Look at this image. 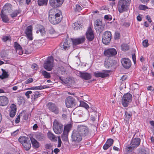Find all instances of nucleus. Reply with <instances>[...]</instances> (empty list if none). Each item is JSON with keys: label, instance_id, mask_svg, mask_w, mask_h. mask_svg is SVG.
Masks as SVG:
<instances>
[{"label": "nucleus", "instance_id": "18", "mask_svg": "<svg viewBox=\"0 0 154 154\" xmlns=\"http://www.w3.org/2000/svg\"><path fill=\"white\" fill-rule=\"evenodd\" d=\"M71 40L73 45H76L84 42L85 40V36H82L75 39H72Z\"/></svg>", "mask_w": 154, "mask_h": 154}, {"label": "nucleus", "instance_id": "35", "mask_svg": "<svg viewBox=\"0 0 154 154\" xmlns=\"http://www.w3.org/2000/svg\"><path fill=\"white\" fill-rule=\"evenodd\" d=\"M41 94L38 91H36L34 92L32 94L31 96L32 97H33L34 99L35 100L37 98L40 96Z\"/></svg>", "mask_w": 154, "mask_h": 154}, {"label": "nucleus", "instance_id": "25", "mask_svg": "<svg viewBox=\"0 0 154 154\" xmlns=\"http://www.w3.org/2000/svg\"><path fill=\"white\" fill-rule=\"evenodd\" d=\"M113 142L114 140L112 139L111 138L108 139L103 146V149L104 150H106L108 149L112 145Z\"/></svg>", "mask_w": 154, "mask_h": 154}, {"label": "nucleus", "instance_id": "32", "mask_svg": "<svg viewBox=\"0 0 154 154\" xmlns=\"http://www.w3.org/2000/svg\"><path fill=\"white\" fill-rule=\"evenodd\" d=\"M24 149L26 151L29 150L31 147V144L30 141L26 143H23L22 145Z\"/></svg>", "mask_w": 154, "mask_h": 154}, {"label": "nucleus", "instance_id": "36", "mask_svg": "<svg viewBox=\"0 0 154 154\" xmlns=\"http://www.w3.org/2000/svg\"><path fill=\"white\" fill-rule=\"evenodd\" d=\"M20 10H18L15 11H14L12 12L11 14L9 13L11 15V17H16L18 14L20 13Z\"/></svg>", "mask_w": 154, "mask_h": 154}, {"label": "nucleus", "instance_id": "10", "mask_svg": "<svg viewBox=\"0 0 154 154\" xmlns=\"http://www.w3.org/2000/svg\"><path fill=\"white\" fill-rule=\"evenodd\" d=\"M66 104L67 107H74L77 106L75 99L71 97H68L66 100Z\"/></svg>", "mask_w": 154, "mask_h": 154}, {"label": "nucleus", "instance_id": "14", "mask_svg": "<svg viewBox=\"0 0 154 154\" xmlns=\"http://www.w3.org/2000/svg\"><path fill=\"white\" fill-rule=\"evenodd\" d=\"M109 72V71L108 70L104 71L102 72H95L94 73V75L96 77L103 78L109 76L108 74Z\"/></svg>", "mask_w": 154, "mask_h": 154}, {"label": "nucleus", "instance_id": "58", "mask_svg": "<svg viewBox=\"0 0 154 154\" xmlns=\"http://www.w3.org/2000/svg\"><path fill=\"white\" fill-rule=\"evenodd\" d=\"M33 81V79L32 78H29L26 81L25 83L26 84H29L32 82Z\"/></svg>", "mask_w": 154, "mask_h": 154}, {"label": "nucleus", "instance_id": "43", "mask_svg": "<svg viewBox=\"0 0 154 154\" xmlns=\"http://www.w3.org/2000/svg\"><path fill=\"white\" fill-rule=\"evenodd\" d=\"M48 0H38V4L39 5H46Z\"/></svg>", "mask_w": 154, "mask_h": 154}, {"label": "nucleus", "instance_id": "28", "mask_svg": "<svg viewBox=\"0 0 154 154\" xmlns=\"http://www.w3.org/2000/svg\"><path fill=\"white\" fill-rule=\"evenodd\" d=\"M35 138L39 141H42L45 139V137L43 134L41 133H36L35 135Z\"/></svg>", "mask_w": 154, "mask_h": 154}, {"label": "nucleus", "instance_id": "40", "mask_svg": "<svg viewBox=\"0 0 154 154\" xmlns=\"http://www.w3.org/2000/svg\"><path fill=\"white\" fill-rule=\"evenodd\" d=\"M41 34V35H44L45 34V29L44 27H42L41 29H39L37 30L36 31V33H39V32Z\"/></svg>", "mask_w": 154, "mask_h": 154}, {"label": "nucleus", "instance_id": "64", "mask_svg": "<svg viewBox=\"0 0 154 154\" xmlns=\"http://www.w3.org/2000/svg\"><path fill=\"white\" fill-rule=\"evenodd\" d=\"M59 152L60 150L58 148H55L54 150V152L56 154H57Z\"/></svg>", "mask_w": 154, "mask_h": 154}, {"label": "nucleus", "instance_id": "61", "mask_svg": "<svg viewBox=\"0 0 154 154\" xmlns=\"http://www.w3.org/2000/svg\"><path fill=\"white\" fill-rule=\"evenodd\" d=\"M51 147V145L50 144H47L45 145V148L47 149H50Z\"/></svg>", "mask_w": 154, "mask_h": 154}, {"label": "nucleus", "instance_id": "5", "mask_svg": "<svg viewBox=\"0 0 154 154\" xmlns=\"http://www.w3.org/2000/svg\"><path fill=\"white\" fill-rule=\"evenodd\" d=\"M53 129L56 134H60L63 131V125L57 120H55L53 123Z\"/></svg>", "mask_w": 154, "mask_h": 154}, {"label": "nucleus", "instance_id": "27", "mask_svg": "<svg viewBox=\"0 0 154 154\" xmlns=\"http://www.w3.org/2000/svg\"><path fill=\"white\" fill-rule=\"evenodd\" d=\"M18 140L22 144V145H23V143H26L30 141L28 137L24 136L20 137L18 139Z\"/></svg>", "mask_w": 154, "mask_h": 154}, {"label": "nucleus", "instance_id": "47", "mask_svg": "<svg viewBox=\"0 0 154 154\" xmlns=\"http://www.w3.org/2000/svg\"><path fill=\"white\" fill-rule=\"evenodd\" d=\"M92 113L95 114V115L93 116V115H91V119L92 121H94L95 120L96 118L97 117V114H97V112L95 111H94L92 112Z\"/></svg>", "mask_w": 154, "mask_h": 154}, {"label": "nucleus", "instance_id": "8", "mask_svg": "<svg viewBox=\"0 0 154 154\" xmlns=\"http://www.w3.org/2000/svg\"><path fill=\"white\" fill-rule=\"evenodd\" d=\"M82 137L76 130L73 131L71 135V140L72 142H79L82 139Z\"/></svg>", "mask_w": 154, "mask_h": 154}, {"label": "nucleus", "instance_id": "53", "mask_svg": "<svg viewBox=\"0 0 154 154\" xmlns=\"http://www.w3.org/2000/svg\"><path fill=\"white\" fill-rule=\"evenodd\" d=\"M58 145H57V147H60L61 146L62 143L61 140L60 139V136H58Z\"/></svg>", "mask_w": 154, "mask_h": 154}, {"label": "nucleus", "instance_id": "15", "mask_svg": "<svg viewBox=\"0 0 154 154\" xmlns=\"http://www.w3.org/2000/svg\"><path fill=\"white\" fill-rule=\"evenodd\" d=\"M117 51L115 49L111 48L108 49L104 51V55L107 57H111L117 54Z\"/></svg>", "mask_w": 154, "mask_h": 154}, {"label": "nucleus", "instance_id": "59", "mask_svg": "<svg viewBox=\"0 0 154 154\" xmlns=\"http://www.w3.org/2000/svg\"><path fill=\"white\" fill-rule=\"evenodd\" d=\"M20 121V115L18 116L15 120V123L17 124L19 123Z\"/></svg>", "mask_w": 154, "mask_h": 154}, {"label": "nucleus", "instance_id": "9", "mask_svg": "<svg viewBox=\"0 0 154 154\" xmlns=\"http://www.w3.org/2000/svg\"><path fill=\"white\" fill-rule=\"evenodd\" d=\"M111 33L108 31L105 32L103 35L102 41L105 45L108 44L110 42L111 38Z\"/></svg>", "mask_w": 154, "mask_h": 154}, {"label": "nucleus", "instance_id": "31", "mask_svg": "<svg viewBox=\"0 0 154 154\" xmlns=\"http://www.w3.org/2000/svg\"><path fill=\"white\" fill-rule=\"evenodd\" d=\"M48 137L51 140L53 141L57 140V138L55 135L50 132H49L48 133Z\"/></svg>", "mask_w": 154, "mask_h": 154}, {"label": "nucleus", "instance_id": "12", "mask_svg": "<svg viewBox=\"0 0 154 154\" xmlns=\"http://www.w3.org/2000/svg\"><path fill=\"white\" fill-rule=\"evenodd\" d=\"M64 0H50V5L54 8L59 7L62 5Z\"/></svg>", "mask_w": 154, "mask_h": 154}, {"label": "nucleus", "instance_id": "56", "mask_svg": "<svg viewBox=\"0 0 154 154\" xmlns=\"http://www.w3.org/2000/svg\"><path fill=\"white\" fill-rule=\"evenodd\" d=\"M139 8L141 10H145L148 8L147 7L143 5H141L139 6Z\"/></svg>", "mask_w": 154, "mask_h": 154}, {"label": "nucleus", "instance_id": "62", "mask_svg": "<svg viewBox=\"0 0 154 154\" xmlns=\"http://www.w3.org/2000/svg\"><path fill=\"white\" fill-rule=\"evenodd\" d=\"M54 30L52 28H51L49 30V33L51 34H54Z\"/></svg>", "mask_w": 154, "mask_h": 154}, {"label": "nucleus", "instance_id": "33", "mask_svg": "<svg viewBox=\"0 0 154 154\" xmlns=\"http://www.w3.org/2000/svg\"><path fill=\"white\" fill-rule=\"evenodd\" d=\"M125 120L126 121H128L132 116V113L130 112L126 111L125 112Z\"/></svg>", "mask_w": 154, "mask_h": 154}, {"label": "nucleus", "instance_id": "21", "mask_svg": "<svg viewBox=\"0 0 154 154\" xmlns=\"http://www.w3.org/2000/svg\"><path fill=\"white\" fill-rule=\"evenodd\" d=\"M140 142V139L138 138L132 139L130 143L131 146H132L136 148L138 146Z\"/></svg>", "mask_w": 154, "mask_h": 154}, {"label": "nucleus", "instance_id": "7", "mask_svg": "<svg viewBox=\"0 0 154 154\" xmlns=\"http://www.w3.org/2000/svg\"><path fill=\"white\" fill-rule=\"evenodd\" d=\"M94 27L96 31L101 32L104 30V25L102 24L101 21L97 20L94 22Z\"/></svg>", "mask_w": 154, "mask_h": 154}, {"label": "nucleus", "instance_id": "55", "mask_svg": "<svg viewBox=\"0 0 154 154\" xmlns=\"http://www.w3.org/2000/svg\"><path fill=\"white\" fill-rule=\"evenodd\" d=\"M16 112L10 111V116L11 117H14L16 115Z\"/></svg>", "mask_w": 154, "mask_h": 154}, {"label": "nucleus", "instance_id": "52", "mask_svg": "<svg viewBox=\"0 0 154 154\" xmlns=\"http://www.w3.org/2000/svg\"><path fill=\"white\" fill-rule=\"evenodd\" d=\"M120 37V34L118 32H116L115 33L114 38L115 39H119Z\"/></svg>", "mask_w": 154, "mask_h": 154}, {"label": "nucleus", "instance_id": "11", "mask_svg": "<svg viewBox=\"0 0 154 154\" xmlns=\"http://www.w3.org/2000/svg\"><path fill=\"white\" fill-rule=\"evenodd\" d=\"M47 106L51 111L56 114H58L59 113V108L55 103L52 102H49L47 104Z\"/></svg>", "mask_w": 154, "mask_h": 154}, {"label": "nucleus", "instance_id": "42", "mask_svg": "<svg viewBox=\"0 0 154 154\" xmlns=\"http://www.w3.org/2000/svg\"><path fill=\"white\" fill-rule=\"evenodd\" d=\"M79 105L81 106L84 107L87 109L89 108V106L88 104L83 101H80Z\"/></svg>", "mask_w": 154, "mask_h": 154}, {"label": "nucleus", "instance_id": "1", "mask_svg": "<svg viewBox=\"0 0 154 154\" xmlns=\"http://www.w3.org/2000/svg\"><path fill=\"white\" fill-rule=\"evenodd\" d=\"M61 12L57 13L53 10L49 11V20L51 23L53 24H57L61 21Z\"/></svg>", "mask_w": 154, "mask_h": 154}, {"label": "nucleus", "instance_id": "38", "mask_svg": "<svg viewBox=\"0 0 154 154\" xmlns=\"http://www.w3.org/2000/svg\"><path fill=\"white\" fill-rule=\"evenodd\" d=\"M121 48L122 50L125 51L129 49L128 45L124 43L121 45Z\"/></svg>", "mask_w": 154, "mask_h": 154}, {"label": "nucleus", "instance_id": "4", "mask_svg": "<svg viewBox=\"0 0 154 154\" xmlns=\"http://www.w3.org/2000/svg\"><path fill=\"white\" fill-rule=\"evenodd\" d=\"M54 59L52 57H48L44 63V68L48 71H51L54 67Z\"/></svg>", "mask_w": 154, "mask_h": 154}, {"label": "nucleus", "instance_id": "44", "mask_svg": "<svg viewBox=\"0 0 154 154\" xmlns=\"http://www.w3.org/2000/svg\"><path fill=\"white\" fill-rule=\"evenodd\" d=\"M17 107L16 105L14 104H12L10 106V111L16 112Z\"/></svg>", "mask_w": 154, "mask_h": 154}, {"label": "nucleus", "instance_id": "49", "mask_svg": "<svg viewBox=\"0 0 154 154\" xmlns=\"http://www.w3.org/2000/svg\"><path fill=\"white\" fill-rule=\"evenodd\" d=\"M148 40H145L143 42V45L144 47H146L148 46Z\"/></svg>", "mask_w": 154, "mask_h": 154}, {"label": "nucleus", "instance_id": "54", "mask_svg": "<svg viewBox=\"0 0 154 154\" xmlns=\"http://www.w3.org/2000/svg\"><path fill=\"white\" fill-rule=\"evenodd\" d=\"M104 18L106 20H112V17L111 15H105L104 16Z\"/></svg>", "mask_w": 154, "mask_h": 154}, {"label": "nucleus", "instance_id": "46", "mask_svg": "<svg viewBox=\"0 0 154 154\" xmlns=\"http://www.w3.org/2000/svg\"><path fill=\"white\" fill-rule=\"evenodd\" d=\"M134 147L132 146H131L129 147H127L125 148V149L128 152H130L132 151L134 148H135Z\"/></svg>", "mask_w": 154, "mask_h": 154}, {"label": "nucleus", "instance_id": "22", "mask_svg": "<svg viewBox=\"0 0 154 154\" xmlns=\"http://www.w3.org/2000/svg\"><path fill=\"white\" fill-rule=\"evenodd\" d=\"M79 75L81 78L85 80H89L91 77V75L90 73L88 72H80L79 73Z\"/></svg>", "mask_w": 154, "mask_h": 154}, {"label": "nucleus", "instance_id": "41", "mask_svg": "<svg viewBox=\"0 0 154 154\" xmlns=\"http://www.w3.org/2000/svg\"><path fill=\"white\" fill-rule=\"evenodd\" d=\"M42 73L44 77L46 78L49 79L51 77L50 74L45 71H42Z\"/></svg>", "mask_w": 154, "mask_h": 154}, {"label": "nucleus", "instance_id": "6", "mask_svg": "<svg viewBox=\"0 0 154 154\" xmlns=\"http://www.w3.org/2000/svg\"><path fill=\"white\" fill-rule=\"evenodd\" d=\"M128 3L126 0H120L118 4V8L120 13H122L127 9Z\"/></svg>", "mask_w": 154, "mask_h": 154}, {"label": "nucleus", "instance_id": "63", "mask_svg": "<svg viewBox=\"0 0 154 154\" xmlns=\"http://www.w3.org/2000/svg\"><path fill=\"white\" fill-rule=\"evenodd\" d=\"M123 26L126 27H128L130 26V24L127 22H125L123 24Z\"/></svg>", "mask_w": 154, "mask_h": 154}, {"label": "nucleus", "instance_id": "37", "mask_svg": "<svg viewBox=\"0 0 154 154\" xmlns=\"http://www.w3.org/2000/svg\"><path fill=\"white\" fill-rule=\"evenodd\" d=\"M2 73L1 75H0V78L2 79L7 78L8 77V73L6 71L3 69H2Z\"/></svg>", "mask_w": 154, "mask_h": 154}, {"label": "nucleus", "instance_id": "20", "mask_svg": "<svg viewBox=\"0 0 154 154\" xmlns=\"http://www.w3.org/2000/svg\"><path fill=\"white\" fill-rule=\"evenodd\" d=\"M69 40V38H66L65 41L61 43L60 45V48L62 50H66L68 49L69 48L70 46L68 43V40Z\"/></svg>", "mask_w": 154, "mask_h": 154}, {"label": "nucleus", "instance_id": "13", "mask_svg": "<svg viewBox=\"0 0 154 154\" xmlns=\"http://www.w3.org/2000/svg\"><path fill=\"white\" fill-rule=\"evenodd\" d=\"M121 62L123 67L126 69H129L131 66V62L128 58H122L121 60Z\"/></svg>", "mask_w": 154, "mask_h": 154}, {"label": "nucleus", "instance_id": "39", "mask_svg": "<svg viewBox=\"0 0 154 154\" xmlns=\"http://www.w3.org/2000/svg\"><path fill=\"white\" fill-rule=\"evenodd\" d=\"M68 133L63 132V134H62L61 137L63 140L66 141L68 140Z\"/></svg>", "mask_w": 154, "mask_h": 154}, {"label": "nucleus", "instance_id": "26", "mask_svg": "<svg viewBox=\"0 0 154 154\" xmlns=\"http://www.w3.org/2000/svg\"><path fill=\"white\" fill-rule=\"evenodd\" d=\"M32 145L34 148H38L39 147V142L35 138L31 137L30 138Z\"/></svg>", "mask_w": 154, "mask_h": 154}, {"label": "nucleus", "instance_id": "45", "mask_svg": "<svg viewBox=\"0 0 154 154\" xmlns=\"http://www.w3.org/2000/svg\"><path fill=\"white\" fill-rule=\"evenodd\" d=\"M112 60H107L105 61L104 63V65L106 68H108L110 66V65L108 62H113Z\"/></svg>", "mask_w": 154, "mask_h": 154}, {"label": "nucleus", "instance_id": "19", "mask_svg": "<svg viewBox=\"0 0 154 154\" xmlns=\"http://www.w3.org/2000/svg\"><path fill=\"white\" fill-rule=\"evenodd\" d=\"M12 5L10 4H6L3 7L2 12L5 13H11L12 12Z\"/></svg>", "mask_w": 154, "mask_h": 154}, {"label": "nucleus", "instance_id": "30", "mask_svg": "<svg viewBox=\"0 0 154 154\" xmlns=\"http://www.w3.org/2000/svg\"><path fill=\"white\" fill-rule=\"evenodd\" d=\"M6 14H8L2 12L1 11L0 14L2 21L5 23L7 22L9 20L7 16L6 15Z\"/></svg>", "mask_w": 154, "mask_h": 154}, {"label": "nucleus", "instance_id": "24", "mask_svg": "<svg viewBox=\"0 0 154 154\" xmlns=\"http://www.w3.org/2000/svg\"><path fill=\"white\" fill-rule=\"evenodd\" d=\"M8 102V98L5 96H0V106H5L7 105Z\"/></svg>", "mask_w": 154, "mask_h": 154}, {"label": "nucleus", "instance_id": "3", "mask_svg": "<svg viewBox=\"0 0 154 154\" xmlns=\"http://www.w3.org/2000/svg\"><path fill=\"white\" fill-rule=\"evenodd\" d=\"M132 95L128 93L125 94L122 98V103L125 107L128 106L132 101Z\"/></svg>", "mask_w": 154, "mask_h": 154}, {"label": "nucleus", "instance_id": "51", "mask_svg": "<svg viewBox=\"0 0 154 154\" xmlns=\"http://www.w3.org/2000/svg\"><path fill=\"white\" fill-rule=\"evenodd\" d=\"M140 154H149V152L147 149H143L140 152Z\"/></svg>", "mask_w": 154, "mask_h": 154}, {"label": "nucleus", "instance_id": "34", "mask_svg": "<svg viewBox=\"0 0 154 154\" xmlns=\"http://www.w3.org/2000/svg\"><path fill=\"white\" fill-rule=\"evenodd\" d=\"M72 128V125L71 124H69L64 127L63 132L65 133H68L70 130Z\"/></svg>", "mask_w": 154, "mask_h": 154}, {"label": "nucleus", "instance_id": "2", "mask_svg": "<svg viewBox=\"0 0 154 154\" xmlns=\"http://www.w3.org/2000/svg\"><path fill=\"white\" fill-rule=\"evenodd\" d=\"M76 130L82 137L87 136L89 133L88 128L83 125H78Z\"/></svg>", "mask_w": 154, "mask_h": 154}, {"label": "nucleus", "instance_id": "16", "mask_svg": "<svg viewBox=\"0 0 154 154\" xmlns=\"http://www.w3.org/2000/svg\"><path fill=\"white\" fill-rule=\"evenodd\" d=\"M32 27L31 26H27L25 31V33L26 35L27 38L30 40L33 39L32 34Z\"/></svg>", "mask_w": 154, "mask_h": 154}, {"label": "nucleus", "instance_id": "48", "mask_svg": "<svg viewBox=\"0 0 154 154\" xmlns=\"http://www.w3.org/2000/svg\"><path fill=\"white\" fill-rule=\"evenodd\" d=\"M10 37L8 36H4L2 38V41L4 42H6L8 40H10Z\"/></svg>", "mask_w": 154, "mask_h": 154}, {"label": "nucleus", "instance_id": "17", "mask_svg": "<svg viewBox=\"0 0 154 154\" xmlns=\"http://www.w3.org/2000/svg\"><path fill=\"white\" fill-rule=\"evenodd\" d=\"M86 38L89 41H92L94 38V35L92 30L90 27L88 28V30L86 32Z\"/></svg>", "mask_w": 154, "mask_h": 154}, {"label": "nucleus", "instance_id": "29", "mask_svg": "<svg viewBox=\"0 0 154 154\" xmlns=\"http://www.w3.org/2000/svg\"><path fill=\"white\" fill-rule=\"evenodd\" d=\"M48 86L44 85L41 86H40L33 87L31 88H29L28 89L32 90H42L44 88H48L49 87H48Z\"/></svg>", "mask_w": 154, "mask_h": 154}, {"label": "nucleus", "instance_id": "50", "mask_svg": "<svg viewBox=\"0 0 154 154\" xmlns=\"http://www.w3.org/2000/svg\"><path fill=\"white\" fill-rule=\"evenodd\" d=\"M82 9V7L79 5H76L75 11H80Z\"/></svg>", "mask_w": 154, "mask_h": 154}, {"label": "nucleus", "instance_id": "60", "mask_svg": "<svg viewBox=\"0 0 154 154\" xmlns=\"http://www.w3.org/2000/svg\"><path fill=\"white\" fill-rule=\"evenodd\" d=\"M37 66L36 64L35 63H33V64L31 66V67L32 69H37Z\"/></svg>", "mask_w": 154, "mask_h": 154}, {"label": "nucleus", "instance_id": "57", "mask_svg": "<svg viewBox=\"0 0 154 154\" xmlns=\"http://www.w3.org/2000/svg\"><path fill=\"white\" fill-rule=\"evenodd\" d=\"M32 92L31 91H28L26 93L25 95L27 98H30L29 94H32Z\"/></svg>", "mask_w": 154, "mask_h": 154}, {"label": "nucleus", "instance_id": "23", "mask_svg": "<svg viewBox=\"0 0 154 154\" xmlns=\"http://www.w3.org/2000/svg\"><path fill=\"white\" fill-rule=\"evenodd\" d=\"M14 45L17 53L20 55H22L23 54V52L20 45L17 42H14Z\"/></svg>", "mask_w": 154, "mask_h": 154}]
</instances>
